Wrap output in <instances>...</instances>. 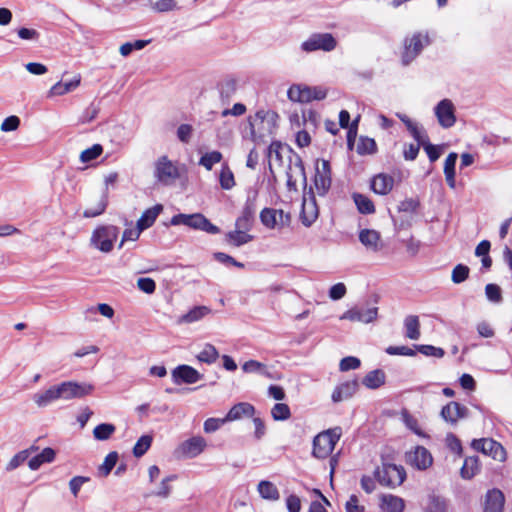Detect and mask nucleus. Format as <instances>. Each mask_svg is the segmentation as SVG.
Returning a JSON list of instances; mask_svg holds the SVG:
<instances>
[{
  "mask_svg": "<svg viewBox=\"0 0 512 512\" xmlns=\"http://www.w3.org/2000/svg\"><path fill=\"white\" fill-rule=\"evenodd\" d=\"M361 365L360 360L357 357L354 356H347L341 359L339 364V369L343 372L349 371V370H355L359 368Z\"/></svg>",
  "mask_w": 512,
  "mask_h": 512,
  "instance_id": "nucleus-61",
  "label": "nucleus"
},
{
  "mask_svg": "<svg viewBox=\"0 0 512 512\" xmlns=\"http://www.w3.org/2000/svg\"><path fill=\"white\" fill-rule=\"evenodd\" d=\"M446 445L447 447L458 456L462 455V444L461 441L453 434L449 433L446 436Z\"/></svg>",
  "mask_w": 512,
  "mask_h": 512,
  "instance_id": "nucleus-64",
  "label": "nucleus"
},
{
  "mask_svg": "<svg viewBox=\"0 0 512 512\" xmlns=\"http://www.w3.org/2000/svg\"><path fill=\"white\" fill-rule=\"evenodd\" d=\"M254 406L249 403H238L234 405L226 415L227 421H233L240 419L243 415L253 416L254 414Z\"/></svg>",
  "mask_w": 512,
  "mask_h": 512,
  "instance_id": "nucleus-34",
  "label": "nucleus"
},
{
  "mask_svg": "<svg viewBox=\"0 0 512 512\" xmlns=\"http://www.w3.org/2000/svg\"><path fill=\"white\" fill-rule=\"evenodd\" d=\"M471 447L484 455L492 457L494 460L500 462L506 460V451L504 447L492 438L474 439L471 442Z\"/></svg>",
  "mask_w": 512,
  "mask_h": 512,
  "instance_id": "nucleus-8",
  "label": "nucleus"
},
{
  "mask_svg": "<svg viewBox=\"0 0 512 512\" xmlns=\"http://www.w3.org/2000/svg\"><path fill=\"white\" fill-rule=\"evenodd\" d=\"M331 167L328 160L317 161L314 187L319 196H325L331 187Z\"/></svg>",
  "mask_w": 512,
  "mask_h": 512,
  "instance_id": "nucleus-9",
  "label": "nucleus"
},
{
  "mask_svg": "<svg viewBox=\"0 0 512 512\" xmlns=\"http://www.w3.org/2000/svg\"><path fill=\"white\" fill-rule=\"evenodd\" d=\"M505 497L501 490H488L484 500V512H503Z\"/></svg>",
  "mask_w": 512,
  "mask_h": 512,
  "instance_id": "nucleus-19",
  "label": "nucleus"
},
{
  "mask_svg": "<svg viewBox=\"0 0 512 512\" xmlns=\"http://www.w3.org/2000/svg\"><path fill=\"white\" fill-rule=\"evenodd\" d=\"M407 130L410 132L415 141L418 142L419 144L424 143L428 139V136L425 133V131H423V129L420 128L416 122H408Z\"/></svg>",
  "mask_w": 512,
  "mask_h": 512,
  "instance_id": "nucleus-55",
  "label": "nucleus"
},
{
  "mask_svg": "<svg viewBox=\"0 0 512 512\" xmlns=\"http://www.w3.org/2000/svg\"><path fill=\"white\" fill-rule=\"evenodd\" d=\"M38 447L31 446L30 449H25L18 452L16 455L12 457V459L7 464L6 470L12 471L18 468L21 464H23L29 457L30 451H36Z\"/></svg>",
  "mask_w": 512,
  "mask_h": 512,
  "instance_id": "nucleus-43",
  "label": "nucleus"
},
{
  "mask_svg": "<svg viewBox=\"0 0 512 512\" xmlns=\"http://www.w3.org/2000/svg\"><path fill=\"white\" fill-rule=\"evenodd\" d=\"M342 435L341 427H334L322 431L313 439L312 456L317 459L327 458L334 450Z\"/></svg>",
  "mask_w": 512,
  "mask_h": 512,
  "instance_id": "nucleus-2",
  "label": "nucleus"
},
{
  "mask_svg": "<svg viewBox=\"0 0 512 512\" xmlns=\"http://www.w3.org/2000/svg\"><path fill=\"white\" fill-rule=\"evenodd\" d=\"M434 114L438 124L444 129L451 128L456 123L455 106L450 99L445 98L439 101L434 107Z\"/></svg>",
  "mask_w": 512,
  "mask_h": 512,
  "instance_id": "nucleus-11",
  "label": "nucleus"
},
{
  "mask_svg": "<svg viewBox=\"0 0 512 512\" xmlns=\"http://www.w3.org/2000/svg\"><path fill=\"white\" fill-rule=\"evenodd\" d=\"M405 336L411 340L420 338V321L416 315H408L404 319Z\"/></svg>",
  "mask_w": 512,
  "mask_h": 512,
  "instance_id": "nucleus-33",
  "label": "nucleus"
},
{
  "mask_svg": "<svg viewBox=\"0 0 512 512\" xmlns=\"http://www.w3.org/2000/svg\"><path fill=\"white\" fill-rule=\"evenodd\" d=\"M417 351H419L421 354L428 356V357H436V358H442L445 354L444 350L440 347H435L433 345H416L415 346Z\"/></svg>",
  "mask_w": 512,
  "mask_h": 512,
  "instance_id": "nucleus-54",
  "label": "nucleus"
},
{
  "mask_svg": "<svg viewBox=\"0 0 512 512\" xmlns=\"http://www.w3.org/2000/svg\"><path fill=\"white\" fill-rule=\"evenodd\" d=\"M383 503L385 504L388 512H403L405 508L404 500L394 495L384 496Z\"/></svg>",
  "mask_w": 512,
  "mask_h": 512,
  "instance_id": "nucleus-44",
  "label": "nucleus"
},
{
  "mask_svg": "<svg viewBox=\"0 0 512 512\" xmlns=\"http://www.w3.org/2000/svg\"><path fill=\"white\" fill-rule=\"evenodd\" d=\"M39 408H44L60 399L58 385H53L44 391L37 392L32 397Z\"/></svg>",
  "mask_w": 512,
  "mask_h": 512,
  "instance_id": "nucleus-23",
  "label": "nucleus"
},
{
  "mask_svg": "<svg viewBox=\"0 0 512 512\" xmlns=\"http://www.w3.org/2000/svg\"><path fill=\"white\" fill-rule=\"evenodd\" d=\"M176 134L180 142L187 144L192 138L193 127L190 124H181L177 128Z\"/></svg>",
  "mask_w": 512,
  "mask_h": 512,
  "instance_id": "nucleus-60",
  "label": "nucleus"
},
{
  "mask_svg": "<svg viewBox=\"0 0 512 512\" xmlns=\"http://www.w3.org/2000/svg\"><path fill=\"white\" fill-rule=\"evenodd\" d=\"M118 235L119 228L114 225L98 226L92 232L90 245L103 253H109L113 250Z\"/></svg>",
  "mask_w": 512,
  "mask_h": 512,
  "instance_id": "nucleus-3",
  "label": "nucleus"
},
{
  "mask_svg": "<svg viewBox=\"0 0 512 512\" xmlns=\"http://www.w3.org/2000/svg\"><path fill=\"white\" fill-rule=\"evenodd\" d=\"M402 421L404 422L405 426L410 429L413 433H415L418 436H425L424 432L421 430L418 420L412 416L408 411L404 410L402 411Z\"/></svg>",
  "mask_w": 512,
  "mask_h": 512,
  "instance_id": "nucleus-50",
  "label": "nucleus"
},
{
  "mask_svg": "<svg viewBox=\"0 0 512 512\" xmlns=\"http://www.w3.org/2000/svg\"><path fill=\"white\" fill-rule=\"evenodd\" d=\"M116 427L111 423H101L93 430V436L96 440H108L115 432Z\"/></svg>",
  "mask_w": 512,
  "mask_h": 512,
  "instance_id": "nucleus-39",
  "label": "nucleus"
},
{
  "mask_svg": "<svg viewBox=\"0 0 512 512\" xmlns=\"http://www.w3.org/2000/svg\"><path fill=\"white\" fill-rule=\"evenodd\" d=\"M485 295L490 302L500 303L502 301L501 289L496 284H487L485 287Z\"/></svg>",
  "mask_w": 512,
  "mask_h": 512,
  "instance_id": "nucleus-57",
  "label": "nucleus"
},
{
  "mask_svg": "<svg viewBox=\"0 0 512 512\" xmlns=\"http://www.w3.org/2000/svg\"><path fill=\"white\" fill-rule=\"evenodd\" d=\"M103 152V147L100 144H94L92 147L85 149L80 154V161L88 163L98 158Z\"/></svg>",
  "mask_w": 512,
  "mask_h": 512,
  "instance_id": "nucleus-52",
  "label": "nucleus"
},
{
  "mask_svg": "<svg viewBox=\"0 0 512 512\" xmlns=\"http://www.w3.org/2000/svg\"><path fill=\"white\" fill-rule=\"evenodd\" d=\"M152 441L151 435H142L133 447V455L137 458L142 457L151 447Z\"/></svg>",
  "mask_w": 512,
  "mask_h": 512,
  "instance_id": "nucleus-46",
  "label": "nucleus"
},
{
  "mask_svg": "<svg viewBox=\"0 0 512 512\" xmlns=\"http://www.w3.org/2000/svg\"><path fill=\"white\" fill-rule=\"evenodd\" d=\"M302 118L307 128H316L319 122V114L313 109H304Z\"/></svg>",
  "mask_w": 512,
  "mask_h": 512,
  "instance_id": "nucleus-56",
  "label": "nucleus"
},
{
  "mask_svg": "<svg viewBox=\"0 0 512 512\" xmlns=\"http://www.w3.org/2000/svg\"><path fill=\"white\" fill-rule=\"evenodd\" d=\"M219 357V353L215 346L212 344H205L203 349L198 353L197 359L200 362L206 363V364H212L216 362V360Z\"/></svg>",
  "mask_w": 512,
  "mask_h": 512,
  "instance_id": "nucleus-38",
  "label": "nucleus"
},
{
  "mask_svg": "<svg viewBox=\"0 0 512 512\" xmlns=\"http://www.w3.org/2000/svg\"><path fill=\"white\" fill-rule=\"evenodd\" d=\"M219 182L224 190H230L235 186L234 174L227 164H224L221 168Z\"/></svg>",
  "mask_w": 512,
  "mask_h": 512,
  "instance_id": "nucleus-42",
  "label": "nucleus"
},
{
  "mask_svg": "<svg viewBox=\"0 0 512 512\" xmlns=\"http://www.w3.org/2000/svg\"><path fill=\"white\" fill-rule=\"evenodd\" d=\"M257 491L259 495L269 501H277L280 498L278 488L274 483L268 480H262L257 485Z\"/></svg>",
  "mask_w": 512,
  "mask_h": 512,
  "instance_id": "nucleus-30",
  "label": "nucleus"
},
{
  "mask_svg": "<svg viewBox=\"0 0 512 512\" xmlns=\"http://www.w3.org/2000/svg\"><path fill=\"white\" fill-rule=\"evenodd\" d=\"M154 177L158 183L169 186L180 177V173L177 165L164 155L154 163Z\"/></svg>",
  "mask_w": 512,
  "mask_h": 512,
  "instance_id": "nucleus-5",
  "label": "nucleus"
},
{
  "mask_svg": "<svg viewBox=\"0 0 512 512\" xmlns=\"http://www.w3.org/2000/svg\"><path fill=\"white\" fill-rule=\"evenodd\" d=\"M261 223L269 229H282L291 223V215L282 209L264 208L260 212Z\"/></svg>",
  "mask_w": 512,
  "mask_h": 512,
  "instance_id": "nucleus-7",
  "label": "nucleus"
},
{
  "mask_svg": "<svg viewBox=\"0 0 512 512\" xmlns=\"http://www.w3.org/2000/svg\"><path fill=\"white\" fill-rule=\"evenodd\" d=\"M207 443L206 440L201 436H194L184 441L180 447L179 452L187 458L197 457L203 452Z\"/></svg>",
  "mask_w": 512,
  "mask_h": 512,
  "instance_id": "nucleus-18",
  "label": "nucleus"
},
{
  "mask_svg": "<svg viewBox=\"0 0 512 512\" xmlns=\"http://www.w3.org/2000/svg\"><path fill=\"white\" fill-rule=\"evenodd\" d=\"M138 288L147 294L154 293L156 289V283L152 278L149 277H141L137 280Z\"/></svg>",
  "mask_w": 512,
  "mask_h": 512,
  "instance_id": "nucleus-63",
  "label": "nucleus"
},
{
  "mask_svg": "<svg viewBox=\"0 0 512 512\" xmlns=\"http://www.w3.org/2000/svg\"><path fill=\"white\" fill-rule=\"evenodd\" d=\"M359 241L367 250L378 252L382 249L381 235L374 229H362L359 232Z\"/></svg>",
  "mask_w": 512,
  "mask_h": 512,
  "instance_id": "nucleus-20",
  "label": "nucleus"
},
{
  "mask_svg": "<svg viewBox=\"0 0 512 512\" xmlns=\"http://www.w3.org/2000/svg\"><path fill=\"white\" fill-rule=\"evenodd\" d=\"M256 213L254 201L248 199L243 207L241 215L236 219L235 228L250 230Z\"/></svg>",
  "mask_w": 512,
  "mask_h": 512,
  "instance_id": "nucleus-21",
  "label": "nucleus"
},
{
  "mask_svg": "<svg viewBox=\"0 0 512 512\" xmlns=\"http://www.w3.org/2000/svg\"><path fill=\"white\" fill-rule=\"evenodd\" d=\"M287 176V188L289 191L297 190V181L295 176H300L303 180L304 185H307V177L305 173L304 163L302 158L298 154H292L290 157V164L286 171Z\"/></svg>",
  "mask_w": 512,
  "mask_h": 512,
  "instance_id": "nucleus-13",
  "label": "nucleus"
},
{
  "mask_svg": "<svg viewBox=\"0 0 512 512\" xmlns=\"http://www.w3.org/2000/svg\"><path fill=\"white\" fill-rule=\"evenodd\" d=\"M175 479H176V475H169V476L165 477L161 481L159 490H157L153 494L155 496H158V497H161V498H167L170 495V493H171V486L169 485V483L171 481H174Z\"/></svg>",
  "mask_w": 512,
  "mask_h": 512,
  "instance_id": "nucleus-59",
  "label": "nucleus"
},
{
  "mask_svg": "<svg viewBox=\"0 0 512 512\" xmlns=\"http://www.w3.org/2000/svg\"><path fill=\"white\" fill-rule=\"evenodd\" d=\"M470 269L464 264H457L451 274V280L455 284H460L468 279Z\"/></svg>",
  "mask_w": 512,
  "mask_h": 512,
  "instance_id": "nucleus-51",
  "label": "nucleus"
},
{
  "mask_svg": "<svg viewBox=\"0 0 512 512\" xmlns=\"http://www.w3.org/2000/svg\"><path fill=\"white\" fill-rule=\"evenodd\" d=\"M287 96L293 102L308 103L312 101L310 86L304 84H293L288 89Z\"/></svg>",
  "mask_w": 512,
  "mask_h": 512,
  "instance_id": "nucleus-24",
  "label": "nucleus"
},
{
  "mask_svg": "<svg viewBox=\"0 0 512 512\" xmlns=\"http://www.w3.org/2000/svg\"><path fill=\"white\" fill-rule=\"evenodd\" d=\"M271 416L275 421H285L290 418L291 411L287 404L276 403L271 409Z\"/></svg>",
  "mask_w": 512,
  "mask_h": 512,
  "instance_id": "nucleus-49",
  "label": "nucleus"
},
{
  "mask_svg": "<svg viewBox=\"0 0 512 512\" xmlns=\"http://www.w3.org/2000/svg\"><path fill=\"white\" fill-rule=\"evenodd\" d=\"M376 142L369 137H360L356 151L360 155H368L376 152Z\"/></svg>",
  "mask_w": 512,
  "mask_h": 512,
  "instance_id": "nucleus-47",
  "label": "nucleus"
},
{
  "mask_svg": "<svg viewBox=\"0 0 512 512\" xmlns=\"http://www.w3.org/2000/svg\"><path fill=\"white\" fill-rule=\"evenodd\" d=\"M80 82H81L80 76L74 77L69 82L59 81L50 88V90L48 92V96L53 97V96L65 95V94L75 90L80 85Z\"/></svg>",
  "mask_w": 512,
  "mask_h": 512,
  "instance_id": "nucleus-27",
  "label": "nucleus"
},
{
  "mask_svg": "<svg viewBox=\"0 0 512 512\" xmlns=\"http://www.w3.org/2000/svg\"><path fill=\"white\" fill-rule=\"evenodd\" d=\"M107 204H108V194L106 191L102 194L100 200L97 202L95 207H90V208H87L84 210L83 216L85 218H93V217L99 216L105 211Z\"/></svg>",
  "mask_w": 512,
  "mask_h": 512,
  "instance_id": "nucleus-41",
  "label": "nucleus"
},
{
  "mask_svg": "<svg viewBox=\"0 0 512 512\" xmlns=\"http://www.w3.org/2000/svg\"><path fill=\"white\" fill-rule=\"evenodd\" d=\"M446 508L447 505L444 498L435 494L429 495L425 512H446Z\"/></svg>",
  "mask_w": 512,
  "mask_h": 512,
  "instance_id": "nucleus-45",
  "label": "nucleus"
},
{
  "mask_svg": "<svg viewBox=\"0 0 512 512\" xmlns=\"http://www.w3.org/2000/svg\"><path fill=\"white\" fill-rule=\"evenodd\" d=\"M374 476L382 486L394 488L404 482L406 472L401 465L383 463L381 467H377Z\"/></svg>",
  "mask_w": 512,
  "mask_h": 512,
  "instance_id": "nucleus-4",
  "label": "nucleus"
},
{
  "mask_svg": "<svg viewBox=\"0 0 512 512\" xmlns=\"http://www.w3.org/2000/svg\"><path fill=\"white\" fill-rule=\"evenodd\" d=\"M386 380V375L383 370L375 369L366 374L362 380V384L368 389H377L381 387Z\"/></svg>",
  "mask_w": 512,
  "mask_h": 512,
  "instance_id": "nucleus-31",
  "label": "nucleus"
},
{
  "mask_svg": "<svg viewBox=\"0 0 512 512\" xmlns=\"http://www.w3.org/2000/svg\"><path fill=\"white\" fill-rule=\"evenodd\" d=\"M469 409L456 401H451L442 407L440 417L450 426L455 427L459 420L468 418Z\"/></svg>",
  "mask_w": 512,
  "mask_h": 512,
  "instance_id": "nucleus-12",
  "label": "nucleus"
},
{
  "mask_svg": "<svg viewBox=\"0 0 512 512\" xmlns=\"http://www.w3.org/2000/svg\"><path fill=\"white\" fill-rule=\"evenodd\" d=\"M151 8L156 12H169L177 7L175 0H150Z\"/></svg>",
  "mask_w": 512,
  "mask_h": 512,
  "instance_id": "nucleus-53",
  "label": "nucleus"
},
{
  "mask_svg": "<svg viewBox=\"0 0 512 512\" xmlns=\"http://www.w3.org/2000/svg\"><path fill=\"white\" fill-rule=\"evenodd\" d=\"M223 155L220 151H211L203 154L199 160V165L203 166L206 170H212L215 164L222 161Z\"/></svg>",
  "mask_w": 512,
  "mask_h": 512,
  "instance_id": "nucleus-36",
  "label": "nucleus"
},
{
  "mask_svg": "<svg viewBox=\"0 0 512 512\" xmlns=\"http://www.w3.org/2000/svg\"><path fill=\"white\" fill-rule=\"evenodd\" d=\"M211 313V309L207 306H195L190 309L187 313L183 314L179 319L178 323H194Z\"/></svg>",
  "mask_w": 512,
  "mask_h": 512,
  "instance_id": "nucleus-29",
  "label": "nucleus"
},
{
  "mask_svg": "<svg viewBox=\"0 0 512 512\" xmlns=\"http://www.w3.org/2000/svg\"><path fill=\"white\" fill-rule=\"evenodd\" d=\"M162 211L163 206L161 204H156L153 207L146 209L137 221L140 230L144 231L151 227Z\"/></svg>",
  "mask_w": 512,
  "mask_h": 512,
  "instance_id": "nucleus-26",
  "label": "nucleus"
},
{
  "mask_svg": "<svg viewBox=\"0 0 512 512\" xmlns=\"http://www.w3.org/2000/svg\"><path fill=\"white\" fill-rule=\"evenodd\" d=\"M248 230L244 229H235L227 234V238L229 242H231L234 246H241L252 240V236L247 234Z\"/></svg>",
  "mask_w": 512,
  "mask_h": 512,
  "instance_id": "nucleus-40",
  "label": "nucleus"
},
{
  "mask_svg": "<svg viewBox=\"0 0 512 512\" xmlns=\"http://www.w3.org/2000/svg\"><path fill=\"white\" fill-rule=\"evenodd\" d=\"M337 46V41L331 33H314L307 40L302 42L301 49L310 53L317 50L325 52L333 51Z\"/></svg>",
  "mask_w": 512,
  "mask_h": 512,
  "instance_id": "nucleus-6",
  "label": "nucleus"
},
{
  "mask_svg": "<svg viewBox=\"0 0 512 512\" xmlns=\"http://www.w3.org/2000/svg\"><path fill=\"white\" fill-rule=\"evenodd\" d=\"M407 461L419 470H425L432 465L431 453L423 446H417L413 452L408 453Z\"/></svg>",
  "mask_w": 512,
  "mask_h": 512,
  "instance_id": "nucleus-17",
  "label": "nucleus"
},
{
  "mask_svg": "<svg viewBox=\"0 0 512 512\" xmlns=\"http://www.w3.org/2000/svg\"><path fill=\"white\" fill-rule=\"evenodd\" d=\"M378 309L376 307L371 308H351L344 312L341 316V320H349L353 322L371 323L377 318Z\"/></svg>",
  "mask_w": 512,
  "mask_h": 512,
  "instance_id": "nucleus-14",
  "label": "nucleus"
},
{
  "mask_svg": "<svg viewBox=\"0 0 512 512\" xmlns=\"http://www.w3.org/2000/svg\"><path fill=\"white\" fill-rule=\"evenodd\" d=\"M394 185L393 177L386 174H378L371 181L372 190L379 195L388 194Z\"/></svg>",
  "mask_w": 512,
  "mask_h": 512,
  "instance_id": "nucleus-25",
  "label": "nucleus"
},
{
  "mask_svg": "<svg viewBox=\"0 0 512 512\" xmlns=\"http://www.w3.org/2000/svg\"><path fill=\"white\" fill-rule=\"evenodd\" d=\"M318 207L316 204L315 196L310 188V196L304 197L301 211V222L304 226L310 227L318 218Z\"/></svg>",
  "mask_w": 512,
  "mask_h": 512,
  "instance_id": "nucleus-15",
  "label": "nucleus"
},
{
  "mask_svg": "<svg viewBox=\"0 0 512 512\" xmlns=\"http://www.w3.org/2000/svg\"><path fill=\"white\" fill-rule=\"evenodd\" d=\"M286 152L289 154V158L292 156V154H295L290 148L282 145L278 141L272 142L268 147V156L270 158L275 157L276 160L282 161V154Z\"/></svg>",
  "mask_w": 512,
  "mask_h": 512,
  "instance_id": "nucleus-48",
  "label": "nucleus"
},
{
  "mask_svg": "<svg viewBox=\"0 0 512 512\" xmlns=\"http://www.w3.org/2000/svg\"><path fill=\"white\" fill-rule=\"evenodd\" d=\"M54 459H55V451L52 448L47 447V448L43 449L41 453L32 457L28 462V466L31 470L35 471V470H38L41 467V465H43L44 463L53 462Z\"/></svg>",
  "mask_w": 512,
  "mask_h": 512,
  "instance_id": "nucleus-32",
  "label": "nucleus"
},
{
  "mask_svg": "<svg viewBox=\"0 0 512 512\" xmlns=\"http://www.w3.org/2000/svg\"><path fill=\"white\" fill-rule=\"evenodd\" d=\"M172 378L176 384H194L202 378V375L191 366L179 365L172 371Z\"/></svg>",
  "mask_w": 512,
  "mask_h": 512,
  "instance_id": "nucleus-16",
  "label": "nucleus"
},
{
  "mask_svg": "<svg viewBox=\"0 0 512 512\" xmlns=\"http://www.w3.org/2000/svg\"><path fill=\"white\" fill-rule=\"evenodd\" d=\"M60 399L72 400L83 398L91 394L93 386L87 383H78L74 381H65L58 384Z\"/></svg>",
  "mask_w": 512,
  "mask_h": 512,
  "instance_id": "nucleus-10",
  "label": "nucleus"
},
{
  "mask_svg": "<svg viewBox=\"0 0 512 512\" xmlns=\"http://www.w3.org/2000/svg\"><path fill=\"white\" fill-rule=\"evenodd\" d=\"M353 200L360 213L372 214L375 212V206L367 196L360 193H354Z\"/></svg>",
  "mask_w": 512,
  "mask_h": 512,
  "instance_id": "nucleus-35",
  "label": "nucleus"
},
{
  "mask_svg": "<svg viewBox=\"0 0 512 512\" xmlns=\"http://www.w3.org/2000/svg\"><path fill=\"white\" fill-rule=\"evenodd\" d=\"M117 461L118 453L116 451L108 453L104 459V462L98 467L99 476L107 477L115 467Z\"/></svg>",
  "mask_w": 512,
  "mask_h": 512,
  "instance_id": "nucleus-37",
  "label": "nucleus"
},
{
  "mask_svg": "<svg viewBox=\"0 0 512 512\" xmlns=\"http://www.w3.org/2000/svg\"><path fill=\"white\" fill-rule=\"evenodd\" d=\"M422 146L427 153V156L430 160V162H435L439 159L441 155V150L439 146L433 145L429 142V139H427L424 143H422Z\"/></svg>",
  "mask_w": 512,
  "mask_h": 512,
  "instance_id": "nucleus-62",
  "label": "nucleus"
},
{
  "mask_svg": "<svg viewBox=\"0 0 512 512\" xmlns=\"http://www.w3.org/2000/svg\"><path fill=\"white\" fill-rule=\"evenodd\" d=\"M90 481L87 476H74L69 481V489L74 497H77L82 486Z\"/></svg>",
  "mask_w": 512,
  "mask_h": 512,
  "instance_id": "nucleus-58",
  "label": "nucleus"
},
{
  "mask_svg": "<svg viewBox=\"0 0 512 512\" xmlns=\"http://www.w3.org/2000/svg\"><path fill=\"white\" fill-rule=\"evenodd\" d=\"M358 387L359 383L356 379L341 383L332 393L333 402L337 403L349 399L357 392Z\"/></svg>",
  "mask_w": 512,
  "mask_h": 512,
  "instance_id": "nucleus-22",
  "label": "nucleus"
},
{
  "mask_svg": "<svg viewBox=\"0 0 512 512\" xmlns=\"http://www.w3.org/2000/svg\"><path fill=\"white\" fill-rule=\"evenodd\" d=\"M480 471L478 456L466 457L460 469V476L465 480L472 479Z\"/></svg>",
  "mask_w": 512,
  "mask_h": 512,
  "instance_id": "nucleus-28",
  "label": "nucleus"
},
{
  "mask_svg": "<svg viewBox=\"0 0 512 512\" xmlns=\"http://www.w3.org/2000/svg\"><path fill=\"white\" fill-rule=\"evenodd\" d=\"M431 42L428 31H417L405 37L401 52L402 65H410Z\"/></svg>",
  "mask_w": 512,
  "mask_h": 512,
  "instance_id": "nucleus-1",
  "label": "nucleus"
}]
</instances>
